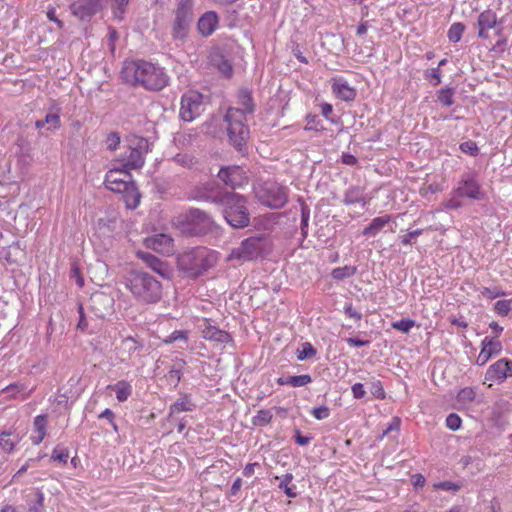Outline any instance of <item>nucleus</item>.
<instances>
[{"mask_svg": "<svg viewBox=\"0 0 512 512\" xmlns=\"http://www.w3.org/2000/svg\"><path fill=\"white\" fill-rule=\"evenodd\" d=\"M194 198L223 206L225 220L235 229L245 228L250 224L246 200L240 194L205 188L197 190Z\"/></svg>", "mask_w": 512, "mask_h": 512, "instance_id": "nucleus-1", "label": "nucleus"}, {"mask_svg": "<svg viewBox=\"0 0 512 512\" xmlns=\"http://www.w3.org/2000/svg\"><path fill=\"white\" fill-rule=\"evenodd\" d=\"M121 74L126 83L147 90L159 91L168 84V76L163 68L144 60L126 62Z\"/></svg>", "mask_w": 512, "mask_h": 512, "instance_id": "nucleus-2", "label": "nucleus"}, {"mask_svg": "<svg viewBox=\"0 0 512 512\" xmlns=\"http://www.w3.org/2000/svg\"><path fill=\"white\" fill-rule=\"evenodd\" d=\"M239 107H230L225 115L229 139L234 147L241 149L249 136V129L246 126V114L254 111V103L251 94L246 89L238 93Z\"/></svg>", "mask_w": 512, "mask_h": 512, "instance_id": "nucleus-3", "label": "nucleus"}, {"mask_svg": "<svg viewBox=\"0 0 512 512\" xmlns=\"http://www.w3.org/2000/svg\"><path fill=\"white\" fill-rule=\"evenodd\" d=\"M217 261V252L206 247H194L178 255L177 266L186 277L197 278L214 267Z\"/></svg>", "mask_w": 512, "mask_h": 512, "instance_id": "nucleus-4", "label": "nucleus"}, {"mask_svg": "<svg viewBox=\"0 0 512 512\" xmlns=\"http://www.w3.org/2000/svg\"><path fill=\"white\" fill-rule=\"evenodd\" d=\"M126 287L140 303L154 304L162 297L161 283L147 272L131 271L126 277Z\"/></svg>", "mask_w": 512, "mask_h": 512, "instance_id": "nucleus-5", "label": "nucleus"}, {"mask_svg": "<svg viewBox=\"0 0 512 512\" xmlns=\"http://www.w3.org/2000/svg\"><path fill=\"white\" fill-rule=\"evenodd\" d=\"M104 183L109 190L122 194L127 208H137L141 195L127 169H110L106 173Z\"/></svg>", "mask_w": 512, "mask_h": 512, "instance_id": "nucleus-6", "label": "nucleus"}, {"mask_svg": "<svg viewBox=\"0 0 512 512\" xmlns=\"http://www.w3.org/2000/svg\"><path fill=\"white\" fill-rule=\"evenodd\" d=\"M176 227L187 236H201L212 231L215 222L211 215L198 208H191L175 220Z\"/></svg>", "mask_w": 512, "mask_h": 512, "instance_id": "nucleus-7", "label": "nucleus"}, {"mask_svg": "<svg viewBox=\"0 0 512 512\" xmlns=\"http://www.w3.org/2000/svg\"><path fill=\"white\" fill-rule=\"evenodd\" d=\"M268 241L264 235L252 236L244 239L239 246L233 248L228 256L230 261H252L263 254Z\"/></svg>", "mask_w": 512, "mask_h": 512, "instance_id": "nucleus-8", "label": "nucleus"}, {"mask_svg": "<svg viewBox=\"0 0 512 512\" xmlns=\"http://www.w3.org/2000/svg\"><path fill=\"white\" fill-rule=\"evenodd\" d=\"M193 6V0H178L171 26L173 39L184 40L187 38L194 17Z\"/></svg>", "mask_w": 512, "mask_h": 512, "instance_id": "nucleus-9", "label": "nucleus"}, {"mask_svg": "<svg viewBox=\"0 0 512 512\" xmlns=\"http://www.w3.org/2000/svg\"><path fill=\"white\" fill-rule=\"evenodd\" d=\"M150 151V143L146 138L134 137L128 141L126 151L121 155L120 161L127 170L140 169L145 163V157Z\"/></svg>", "mask_w": 512, "mask_h": 512, "instance_id": "nucleus-10", "label": "nucleus"}, {"mask_svg": "<svg viewBox=\"0 0 512 512\" xmlns=\"http://www.w3.org/2000/svg\"><path fill=\"white\" fill-rule=\"evenodd\" d=\"M289 189L276 182H266L256 189L258 200L271 209H280L288 202Z\"/></svg>", "mask_w": 512, "mask_h": 512, "instance_id": "nucleus-11", "label": "nucleus"}, {"mask_svg": "<svg viewBox=\"0 0 512 512\" xmlns=\"http://www.w3.org/2000/svg\"><path fill=\"white\" fill-rule=\"evenodd\" d=\"M204 96L194 90L185 92L181 97L179 115L182 120L192 122L205 111Z\"/></svg>", "mask_w": 512, "mask_h": 512, "instance_id": "nucleus-12", "label": "nucleus"}, {"mask_svg": "<svg viewBox=\"0 0 512 512\" xmlns=\"http://www.w3.org/2000/svg\"><path fill=\"white\" fill-rule=\"evenodd\" d=\"M455 195H459L462 198H469L471 200H483L485 193L481 188L475 174L468 173L462 176L454 188Z\"/></svg>", "mask_w": 512, "mask_h": 512, "instance_id": "nucleus-13", "label": "nucleus"}, {"mask_svg": "<svg viewBox=\"0 0 512 512\" xmlns=\"http://www.w3.org/2000/svg\"><path fill=\"white\" fill-rule=\"evenodd\" d=\"M510 377H512V360L501 358L487 368L484 383L489 382L488 386L491 387L493 383L501 384Z\"/></svg>", "mask_w": 512, "mask_h": 512, "instance_id": "nucleus-14", "label": "nucleus"}, {"mask_svg": "<svg viewBox=\"0 0 512 512\" xmlns=\"http://www.w3.org/2000/svg\"><path fill=\"white\" fill-rule=\"evenodd\" d=\"M100 9V0H76L70 5L71 13L82 21L89 20Z\"/></svg>", "mask_w": 512, "mask_h": 512, "instance_id": "nucleus-15", "label": "nucleus"}, {"mask_svg": "<svg viewBox=\"0 0 512 512\" xmlns=\"http://www.w3.org/2000/svg\"><path fill=\"white\" fill-rule=\"evenodd\" d=\"M218 177L226 186L233 189L241 186L247 180L245 171L236 165L222 167L218 172Z\"/></svg>", "mask_w": 512, "mask_h": 512, "instance_id": "nucleus-16", "label": "nucleus"}, {"mask_svg": "<svg viewBox=\"0 0 512 512\" xmlns=\"http://www.w3.org/2000/svg\"><path fill=\"white\" fill-rule=\"evenodd\" d=\"M144 244L147 248L161 254L170 255L174 250L173 238L165 233H159L145 238Z\"/></svg>", "mask_w": 512, "mask_h": 512, "instance_id": "nucleus-17", "label": "nucleus"}, {"mask_svg": "<svg viewBox=\"0 0 512 512\" xmlns=\"http://www.w3.org/2000/svg\"><path fill=\"white\" fill-rule=\"evenodd\" d=\"M502 351L501 342L492 337H485L481 341V350L476 359V364L479 366L485 365L493 356H497Z\"/></svg>", "mask_w": 512, "mask_h": 512, "instance_id": "nucleus-18", "label": "nucleus"}, {"mask_svg": "<svg viewBox=\"0 0 512 512\" xmlns=\"http://www.w3.org/2000/svg\"><path fill=\"white\" fill-rule=\"evenodd\" d=\"M143 348L142 343L133 337L124 338L117 347L118 357L122 362H126L134 357Z\"/></svg>", "mask_w": 512, "mask_h": 512, "instance_id": "nucleus-19", "label": "nucleus"}, {"mask_svg": "<svg viewBox=\"0 0 512 512\" xmlns=\"http://www.w3.org/2000/svg\"><path fill=\"white\" fill-rule=\"evenodd\" d=\"M479 27L478 37L486 39L488 38L487 30L492 29L497 24V16L491 9H487L481 12L477 19Z\"/></svg>", "mask_w": 512, "mask_h": 512, "instance_id": "nucleus-20", "label": "nucleus"}, {"mask_svg": "<svg viewBox=\"0 0 512 512\" xmlns=\"http://www.w3.org/2000/svg\"><path fill=\"white\" fill-rule=\"evenodd\" d=\"M137 257L141 259L150 269L158 273L162 277H167L169 274L167 265L156 256L143 251L137 252Z\"/></svg>", "mask_w": 512, "mask_h": 512, "instance_id": "nucleus-21", "label": "nucleus"}, {"mask_svg": "<svg viewBox=\"0 0 512 512\" xmlns=\"http://www.w3.org/2000/svg\"><path fill=\"white\" fill-rule=\"evenodd\" d=\"M218 16L213 11H208L204 13L200 19L198 20V31L203 36L211 35L217 28L218 25Z\"/></svg>", "mask_w": 512, "mask_h": 512, "instance_id": "nucleus-22", "label": "nucleus"}, {"mask_svg": "<svg viewBox=\"0 0 512 512\" xmlns=\"http://www.w3.org/2000/svg\"><path fill=\"white\" fill-rule=\"evenodd\" d=\"M364 190L360 186H350L343 194L342 203L345 205L361 204L365 207L368 204Z\"/></svg>", "mask_w": 512, "mask_h": 512, "instance_id": "nucleus-23", "label": "nucleus"}, {"mask_svg": "<svg viewBox=\"0 0 512 512\" xmlns=\"http://www.w3.org/2000/svg\"><path fill=\"white\" fill-rule=\"evenodd\" d=\"M332 90L343 101H352L356 97L355 89L349 86L343 79H335L332 84Z\"/></svg>", "mask_w": 512, "mask_h": 512, "instance_id": "nucleus-24", "label": "nucleus"}, {"mask_svg": "<svg viewBox=\"0 0 512 512\" xmlns=\"http://www.w3.org/2000/svg\"><path fill=\"white\" fill-rule=\"evenodd\" d=\"M202 335L206 340L217 343H229L232 341L231 335L228 332L220 330L212 325H207L202 330Z\"/></svg>", "mask_w": 512, "mask_h": 512, "instance_id": "nucleus-25", "label": "nucleus"}, {"mask_svg": "<svg viewBox=\"0 0 512 512\" xmlns=\"http://www.w3.org/2000/svg\"><path fill=\"white\" fill-rule=\"evenodd\" d=\"M46 427H47V416L46 415H38L34 418L33 422V432L34 434L31 436V441L35 445H39L46 436Z\"/></svg>", "mask_w": 512, "mask_h": 512, "instance_id": "nucleus-26", "label": "nucleus"}, {"mask_svg": "<svg viewBox=\"0 0 512 512\" xmlns=\"http://www.w3.org/2000/svg\"><path fill=\"white\" fill-rule=\"evenodd\" d=\"M195 409V404L191 401L189 396L185 395L184 397L178 399L169 407V415L170 419H173L177 414L181 412H191Z\"/></svg>", "mask_w": 512, "mask_h": 512, "instance_id": "nucleus-27", "label": "nucleus"}, {"mask_svg": "<svg viewBox=\"0 0 512 512\" xmlns=\"http://www.w3.org/2000/svg\"><path fill=\"white\" fill-rule=\"evenodd\" d=\"M391 220L389 215L379 216L374 218L371 223L364 228L363 235L364 236H375L379 231H381Z\"/></svg>", "mask_w": 512, "mask_h": 512, "instance_id": "nucleus-28", "label": "nucleus"}, {"mask_svg": "<svg viewBox=\"0 0 512 512\" xmlns=\"http://www.w3.org/2000/svg\"><path fill=\"white\" fill-rule=\"evenodd\" d=\"M184 360H178L176 361L171 368L169 369L168 373L166 374V380L167 382L172 385L173 387H177L179 382L181 381L182 377V370L185 366Z\"/></svg>", "mask_w": 512, "mask_h": 512, "instance_id": "nucleus-29", "label": "nucleus"}, {"mask_svg": "<svg viewBox=\"0 0 512 512\" xmlns=\"http://www.w3.org/2000/svg\"><path fill=\"white\" fill-rule=\"evenodd\" d=\"M116 394L119 402H125L132 394V386L125 380L118 381L113 386H110Z\"/></svg>", "mask_w": 512, "mask_h": 512, "instance_id": "nucleus-30", "label": "nucleus"}, {"mask_svg": "<svg viewBox=\"0 0 512 512\" xmlns=\"http://www.w3.org/2000/svg\"><path fill=\"white\" fill-rule=\"evenodd\" d=\"M27 387L22 383H13L8 385L3 389V392L9 393L11 396L15 397L17 394L22 393V400L28 398L32 392L34 391V387L30 388L26 391Z\"/></svg>", "mask_w": 512, "mask_h": 512, "instance_id": "nucleus-31", "label": "nucleus"}, {"mask_svg": "<svg viewBox=\"0 0 512 512\" xmlns=\"http://www.w3.org/2000/svg\"><path fill=\"white\" fill-rule=\"evenodd\" d=\"M356 272L357 269L354 266H343L333 269L331 275L335 280H343L352 277Z\"/></svg>", "mask_w": 512, "mask_h": 512, "instance_id": "nucleus-32", "label": "nucleus"}, {"mask_svg": "<svg viewBox=\"0 0 512 512\" xmlns=\"http://www.w3.org/2000/svg\"><path fill=\"white\" fill-rule=\"evenodd\" d=\"M317 351L310 342L301 344V348L297 350V359L300 361L312 358L316 355Z\"/></svg>", "mask_w": 512, "mask_h": 512, "instance_id": "nucleus-33", "label": "nucleus"}, {"mask_svg": "<svg viewBox=\"0 0 512 512\" xmlns=\"http://www.w3.org/2000/svg\"><path fill=\"white\" fill-rule=\"evenodd\" d=\"M45 125H47V130L58 129L61 124L59 109H55L54 111H50L46 114L44 118Z\"/></svg>", "mask_w": 512, "mask_h": 512, "instance_id": "nucleus-34", "label": "nucleus"}, {"mask_svg": "<svg viewBox=\"0 0 512 512\" xmlns=\"http://www.w3.org/2000/svg\"><path fill=\"white\" fill-rule=\"evenodd\" d=\"M464 30H465V26L462 23L458 22V23L452 24L448 30V34H447L448 39L451 42L457 43L458 41H460Z\"/></svg>", "mask_w": 512, "mask_h": 512, "instance_id": "nucleus-35", "label": "nucleus"}, {"mask_svg": "<svg viewBox=\"0 0 512 512\" xmlns=\"http://www.w3.org/2000/svg\"><path fill=\"white\" fill-rule=\"evenodd\" d=\"M17 439L16 437H11L10 433L2 432L0 435V447L5 452L13 451L16 445Z\"/></svg>", "mask_w": 512, "mask_h": 512, "instance_id": "nucleus-36", "label": "nucleus"}, {"mask_svg": "<svg viewBox=\"0 0 512 512\" xmlns=\"http://www.w3.org/2000/svg\"><path fill=\"white\" fill-rule=\"evenodd\" d=\"M44 507V494L37 490L35 492V499L28 503V512H42Z\"/></svg>", "mask_w": 512, "mask_h": 512, "instance_id": "nucleus-37", "label": "nucleus"}, {"mask_svg": "<svg viewBox=\"0 0 512 512\" xmlns=\"http://www.w3.org/2000/svg\"><path fill=\"white\" fill-rule=\"evenodd\" d=\"M476 398V389L473 387H465L457 394V400L461 403H470Z\"/></svg>", "mask_w": 512, "mask_h": 512, "instance_id": "nucleus-38", "label": "nucleus"}, {"mask_svg": "<svg viewBox=\"0 0 512 512\" xmlns=\"http://www.w3.org/2000/svg\"><path fill=\"white\" fill-rule=\"evenodd\" d=\"M312 382V377L309 374L288 376V385L292 387H303Z\"/></svg>", "mask_w": 512, "mask_h": 512, "instance_id": "nucleus-39", "label": "nucleus"}, {"mask_svg": "<svg viewBox=\"0 0 512 512\" xmlns=\"http://www.w3.org/2000/svg\"><path fill=\"white\" fill-rule=\"evenodd\" d=\"M460 198L462 197L459 195H455V190L453 189L450 194V198L443 203V209L456 210L461 208L463 206V203L460 201Z\"/></svg>", "mask_w": 512, "mask_h": 512, "instance_id": "nucleus-40", "label": "nucleus"}, {"mask_svg": "<svg viewBox=\"0 0 512 512\" xmlns=\"http://www.w3.org/2000/svg\"><path fill=\"white\" fill-rule=\"evenodd\" d=\"M272 413L269 410H259L253 418L254 425L264 426L268 424L272 419Z\"/></svg>", "mask_w": 512, "mask_h": 512, "instance_id": "nucleus-41", "label": "nucleus"}, {"mask_svg": "<svg viewBox=\"0 0 512 512\" xmlns=\"http://www.w3.org/2000/svg\"><path fill=\"white\" fill-rule=\"evenodd\" d=\"M69 458V450L64 447H55L51 459L60 463L66 464Z\"/></svg>", "mask_w": 512, "mask_h": 512, "instance_id": "nucleus-42", "label": "nucleus"}, {"mask_svg": "<svg viewBox=\"0 0 512 512\" xmlns=\"http://www.w3.org/2000/svg\"><path fill=\"white\" fill-rule=\"evenodd\" d=\"M481 296L486 299H495L500 296H504L505 292L498 287H484L480 291Z\"/></svg>", "mask_w": 512, "mask_h": 512, "instance_id": "nucleus-43", "label": "nucleus"}, {"mask_svg": "<svg viewBox=\"0 0 512 512\" xmlns=\"http://www.w3.org/2000/svg\"><path fill=\"white\" fill-rule=\"evenodd\" d=\"M176 341L187 343L188 332L184 330H175L164 340V343L169 344Z\"/></svg>", "mask_w": 512, "mask_h": 512, "instance_id": "nucleus-44", "label": "nucleus"}, {"mask_svg": "<svg viewBox=\"0 0 512 512\" xmlns=\"http://www.w3.org/2000/svg\"><path fill=\"white\" fill-rule=\"evenodd\" d=\"M438 101L444 106H451L454 103L453 92L449 88L441 89L438 95Z\"/></svg>", "mask_w": 512, "mask_h": 512, "instance_id": "nucleus-45", "label": "nucleus"}, {"mask_svg": "<svg viewBox=\"0 0 512 512\" xmlns=\"http://www.w3.org/2000/svg\"><path fill=\"white\" fill-rule=\"evenodd\" d=\"M415 321L412 319H401L399 321L393 322L392 327L398 331L403 333H408L412 327H414Z\"/></svg>", "mask_w": 512, "mask_h": 512, "instance_id": "nucleus-46", "label": "nucleus"}, {"mask_svg": "<svg viewBox=\"0 0 512 512\" xmlns=\"http://www.w3.org/2000/svg\"><path fill=\"white\" fill-rule=\"evenodd\" d=\"M512 300H498L494 304V310L497 314L506 316L511 311Z\"/></svg>", "mask_w": 512, "mask_h": 512, "instance_id": "nucleus-47", "label": "nucleus"}, {"mask_svg": "<svg viewBox=\"0 0 512 512\" xmlns=\"http://www.w3.org/2000/svg\"><path fill=\"white\" fill-rule=\"evenodd\" d=\"M173 161L186 168H191L195 164L194 158L188 154H177L173 157Z\"/></svg>", "mask_w": 512, "mask_h": 512, "instance_id": "nucleus-48", "label": "nucleus"}, {"mask_svg": "<svg viewBox=\"0 0 512 512\" xmlns=\"http://www.w3.org/2000/svg\"><path fill=\"white\" fill-rule=\"evenodd\" d=\"M459 148L463 153L469 154L471 156H477L479 154V148L476 142L472 140L461 143Z\"/></svg>", "mask_w": 512, "mask_h": 512, "instance_id": "nucleus-49", "label": "nucleus"}, {"mask_svg": "<svg viewBox=\"0 0 512 512\" xmlns=\"http://www.w3.org/2000/svg\"><path fill=\"white\" fill-rule=\"evenodd\" d=\"M423 229H416L413 231H409L407 234L400 237L401 243L404 246L413 245L416 241V238L422 235Z\"/></svg>", "mask_w": 512, "mask_h": 512, "instance_id": "nucleus-50", "label": "nucleus"}, {"mask_svg": "<svg viewBox=\"0 0 512 512\" xmlns=\"http://www.w3.org/2000/svg\"><path fill=\"white\" fill-rule=\"evenodd\" d=\"M105 144L108 150L115 151L120 144V135L117 132L109 133L106 137Z\"/></svg>", "mask_w": 512, "mask_h": 512, "instance_id": "nucleus-51", "label": "nucleus"}, {"mask_svg": "<svg viewBox=\"0 0 512 512\" xmlns=\"http://www.w3.org/2000/svg\"><path fill=\"white\" fill-rule=\"evenodd\" d=\"M433 488L436 490H444V491H458L461 488V485L451 482V481H443L433 484Z\"/></svg>", "mask_w": 512, "mask_h": 512, "instance_id": "nucleus-52", "label": "nucleus"}, {"mask_svg": "<svg viewBox=\"0 0 512 512\" xmlns=\"http://www.w3.org/2000/svg\"><path fill=\"white\" fill-rule=\"evenodd\" d=\"M501 503L497 497L492 498L489 502L484 503L482 512H501Z\"/></svg>", "mask_w": 512, "mask_h": 512, "instance_id": "nucleus-53", "label": "nucleus"}, {"mask_svg": "<svg viewBox=\"0 0 512 512\" xmlns=\"http://www.w3.org/2000/svg\"><path fill=\"white\" fill-rule=\"evenodd\" d=\"M461 422V418L456 413H451L446 418V426L453 431L460 428Z\"/></svg>", "mask_w": 512, "mask_h": 512, "instance_id": "nucleus-54", "label": "nucleus"}, {"mask_svg": "<svg viewBox=\"0 0 512 512\" xmlns=\"http://www.w3.org/2000/svg\"><path fill=\"white\" fill-rule=\"evenodd\" d=\"M310 218V210L307 206L303 205L301 208V231L304 236L307 235L308 222Z\"/></svg>", "mask_w": 512, "mask_h": 512, "instance_id": "nucleus-55", "label": "nucleus"}, {"mask_svg": "<svg viewBox=\"0 0 512 512\" xmlns=\"http://www.w3.org/2000/svg\"><path fill=\"white\" fill-rule=\"evenodd\" d=\"M219 71L225 76L230 77L233 73V67L231 63L224 58H221L219 63L217 64Z\"/></svg>", "mask_w": 512, "mask_h": 512, "instance_id": "nucleus-56", "label": "nucleus"}, {"mask_svg": "<svg viewBox=\"0 0 512 512\" xmlns=\"http://www.w3.org/2000/svg\"><path fill=\"white\" fill-rule=\"evenodd\" d=\"M344 313L347 317L356 321H360L362 319V314L358 312L351 303H346L344 305Z\"/></svg>", "mask_w": 512, "mask_h": 512, "instance_id": "nucleus-57", "label": "nucleus"}, {"mask_svg": "<svg viewBox=\"0 0 512 512\" xmlns=\"http://www.w3.org/2000/svg\"><path fill=\"white\" fill-rule=\"evenodd\" d=\"M311 413L317 420H323L329 416L330 411L327 406L323 405L313 408Z\"/></svg>", "mask_w": 512, "mask_h": 512, "instance_id": "nucleus-58", "label": "nucleus"}, {"mask_svg": "<svg viewBox=\"0 0 512 512\" xmlns=\"http://www.w3.org/2000/svg\"><path fill=\"white\" fill-rule=\"evenodd\" d=\"M46 16L50 21L54 22L58 26V28H60V29L63 28L64 23L56 16V8L55 7L48 6Z\"/></svg>", "mask_w": 512, "mask_h": 512, "instance_id": "nucleus-59", "label": "nucleus"}, {"mask_svg": "<svg viewBox=\"0 0 512 512\" xmlns=\"http://www.w3.org/2000/svg\"><path fill=\"white\" fill-rule=\"evenodd\" d=\"M351 391H352V394H353V397L356 398V399H361L365 396L366 394V391L364 389V386L363 384L361 383H355L352 387H351Z\"/></svg>", "mask_w": 512, "mask_h": 512, "instance_id": "nucleus-60", "label": "nucleus"}, {"mask_svg": "<svg viewBox=\"0 0 512 512\" xmlns=\"http://www.w3.org/2000/svg\"><path fill=\"white\" fill-rule=\"evenodd\" d=\"M78 312H79L80 317H79V322L77 324V328L80 329L81 331H84L88 327V323L85 318L83 307L81 304L78 307Z\"/></svg>", "mask_w": 512, "mask_h": 512, "instance_id": "nucleus-61", "label": "nucleus"}, {"mask_svg": "<svg viewBox=\"0 0 512 512\" xmlns=\"http://www.w3.org/2000/svg\"><path fill=\"white\" fill-rule=\"evenodd\" d=\"M118 33L116 31V29L112 28V27H109L108 29V41H109V46H110V50L113 52L114 49H115V41L118 39Z\"/></svg>", "mask_w": 512, "mask_h": 512, "instance_id": "nucleus-62", "label": "nucleus"}, {"mask_svg": "<svg viewBox=\"0 0 512 512\" xmlns=\"http://www.w3.org/2000/svg\"><path fill=\"white\" fill-rule=\"evenodd\" d=\"M372 394L379 399L385 398V392L380 381H377L376 383L373 384Z\"/></svg>", "mask_w": 512, "mask_h": 512, "instance_id": "nucleus-63", "label": "nucleus"}, {"mask_svg": "<svg viewBox=\"0 0 512 512\" xmlns=\"http://www.w3.org/2000/svg\"><path fill=\"white\" fill-rule=\"evenodd\" d=\"M427 78L434 80V85H438L441 82V73L438 68H433L427 71Z\"/></svg>", "mask_w": 512, "mask_h": 512, "instance_id": "nucleus-64", "label": "nucleus"}]
</instances>
